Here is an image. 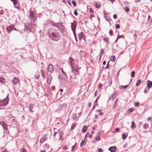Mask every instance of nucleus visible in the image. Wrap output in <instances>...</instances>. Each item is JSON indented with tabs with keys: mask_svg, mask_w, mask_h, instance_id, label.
<instances>
[{
	"mask_svg": "<svg viewBox=\"0 0 152 152\" xmlns=\"http://www.w3.org/2000/svg\"><path fill=\"white\" fill-rule=\"evenodd\" d=\"M72 4H73V5L74 7H76V6L77 4H76V3L75 1V0H73L72 1Z\"/></svg>",
	"mask_w": 152,
	"mask_h": 152,
	"instance_id": "39",
	"label": "nucleus"
},
{
	"mask_svg": "<svg viewBox=\"0 0 152 152\" xmlns=\"http://www.w3.org/2000/svg\"><path fill=\"white\" fill-rule=\"evenodd\" d=\"M141 82V80L140 79L137 82L136 84V86H138L140 85Z\"/></svg>",
	"mask_w": 152,
	"mask_h": 152,
	"instance_id": "35",
	"label": "nucleus"
},
{
	"mask_svg": "<svg viewBox=\"0 0 152 152\" xmlns=\"http://www.w3.org/2000/svg\"><path fill=\"white\" fill-rule=\"evenodd\" d=\"M47 138V136L46 135H45L42 137L40 139V142L41 143H43L44 141Z\"/></svg>",
	"mask_w": 152,
	"mask_h": 152,
	"instance_id": "13",
	"label": "nucleus"
},
{
	"mask_svg": "<svg viewBox=\"0 0 152 152\" xmlns=\"http://www.w3.org/2000/svg\"><path fill=\"white\" fill-rule=\"evenodd\" d=\"M77 117V115L75 113H74V114H73V115H72V118L73 120H75V119H76Z\"/></svg>",
	"mask_w": 152,
	"mask_h": 152,
	"instance_id": "32",
	"label": "nucleus"
},
{
	"mask_svg": "<svg viewBox=\"0 0 152 152\" xmlns=\"http://www.w3.org/2000/svg\"><path fill=\"white\" fill-rule=\"evenodd\" d=\"M115 130L117 132H118L119 131V129L118 128H117L115 129Z\"/></svg>",
	"mask_w": 152,
	"mask_h": 152,
	"instance_id": "63",
	"label": "nucleus"
},
{
	"mask_svg": "<svg viewBox=\"0 0 152 152\" xmlns=\"http://www.w3.org/2000/svg\"><path fill=\"white\" fill-rule=\"evenodd\" d=\"M58 23H53V26L57 27L61 31H64V27L63 26L59 25H58Z\"/></svg>",
	"mask_w": 152,
	"mask_h": 152,
	"instance_id": "5",
	"label": "nucleus"
},
{
	"mask_svg": "<svg viewBox=\"0 0 152 152\" xmlns=\"http://www.w3.org/2000/svg\"><path fill=\"white\" fill-rule=\"evenodd\" d=\"M103 150L102 148H99L98 149V152H102Z\"/></svg>",
	"mask_w": 152,
	"mask_h": 152,
	"instance_id": "60",
	"label": "nucleus"
},
{
	"mask_svg": "<svg viewBox=\"0 0 152 152\" xmlns=\"http://www.w3.org/2000/svg\"><path fill=\"white\" fill-rule=\"evenodd\" d=\"M117 37H119V39L121 38H122L123 39H124V36L123 35H119L118 33V36Z\"/></svg>",
	"mask_w": 152,
	"mask_h": 152,
	"instance_id": "49",
	"label": "nucleus"
},
{
	"mask_svg": "<svg viewBox=\"0 0 152 152\" xmlns=\"http://www.w3.org/2000/svg\"><path fill=\"white\" fill-rule=\"evenodd\" d=\"M89 134H90V133L89 132L87 133L86 134V135L85 137V139L87 138V136H88L89 135Z\"/></svg>",
	"mask_w": 152,
	"mask_h": 152,
	"instance_id": "56",
	"label": "nucleus"
},
{
	"mask_svg": "<svg viewBox=\"0 0 152 152\" xmlns=\"http://www.w3.org/2000/svg\"><path fill=\"white\" fill-rule=\"evenodd\" d=\"M13 4L15 8L18 9H19V5L18 3V1L13 3Z\"/></svg>",
	"mask_w": 152,
	"mask_h": 152,
	"instance_id": "22",
	"label": "nucleus"
},
{
	"mask_svg": "<svg viewBox=\"0 0 152 152\" xmlns=\"http://www.w3.org/2000/svg\"><path fill=\"white\" fill-rule=\"evenodd\" d=\"M78 36L80 40L83 39L85 40V36L83 32H80L78 34Z\"/></svg>",
	"mask_w": 152,
	"mask_h": 152,
	"instance_id": "10",
	"label": "nucleus"
},
{
	"mask_svg": "<svg viewBox=\"0 0 152 152\" xmlns=\"http://www.w3.org/2000/svg\"><path fill=\"white\" fill-rule=\"evenodd\" d=\"M76 124L75 123H73L71 126V130H73L75 127L76 126Z\"/></svg>",
	"mask_w": 152,
	"mask_h": 152,
	"instance_id": "30",
	"label": "nucleus"
},
{
	"mask_svg": "<svg viewBox=\"0 0 152 152\" xmlns=\"http://www.w3.org/2000/svg\"><path fill=\"white\" fill-rule=\"evenodd\" d=\"M76 26V23H71V27L73 32H75Z\"/></svg>",
	"mask_w": 152,
	"mask_h": 152,
	"instance_id": "8",
	"label": "nucleus"
},
{
	"mask_svg": "<svg viewBox=\"0 0 152 152\" xmlns=\"http://www.w3.org/2000/svg\"><path fill=\"white\" fill-rule=\"evenodd\" d=\"M63 149L64 150H66L67 149V147L66 146H64L63 147Z\"/></svg>",
	"mask_w": 152,
	"mask_h": 152,
	"instance_id": "64",
	"label": "nucleus"
},
{
	"mask_svg": "<svg viewBox=\"0 0 152 152\" xmlns=\"http://www.w3.org/2000/svg\"><path fill=\"white\" fill-rule=\"evenodd\" d=\"M80 54L81 57L85 56V53L83 50H81L80 51Z\"/></svg>",
	"mask_w": 152,
	"mask_h": 152,
	"instance_id": "19",
	"label": "nucleus"
},
{
	"mask_svg": "<svg viewBox=\"0 0 152 152\" xmlns=\"http://www.w3.org/2000/svg\"><path fill=\"white\" fill-rule=\"evenodd\" d=\"M109 62H110V61H109L107 64L106 66L105 67V69H108L109 68V67H110V65L109 64Z\"/></svg>",
	"mask_w": 152,
	"mask_h": 152,
	"instance_id": "41",
	"label": "nucleus"
},
{
	"mask_svg": "<svg viewBox=\"0 0 152 152\" xmlns=\"http://www.w3.org/2000/svg\"><path fill=\"white\" fill-rule=\"evenodd\" d=\"M86 18H83L82 20L80 21V23L82 24H83L85 23L86 24L87 23V20H86Z\"/></svg>",
	"mask_w": 152,
	"mask_h": 152,
	"instance_id": "21",
	"label": "nucleus"
},
{
	"mask_svg": "<svg viewBox=\"0 0 152 152\" xmlns=\"http://www.w3.org/2000/svg\"><path fill=\"white\" fill-rule=\"evenodd\" d=\"M94 105L96 106H97L98 105L97 99H96L95 100Z\"/></svg>",
	"mask_w": 152,
	"mask_h": 152,
	"instance_id": "47",
	"label": "nucleus"
},
{
	"mask_svg": "<svg viewBox=\"0 0 152 152\" xmlns=\"http://www.w3.org/2000/svg\"><path fill=\"white\" fill-rule=\"evenodd\" d=\"M109 34L110 36H112L113 34V31L112 30H111L109 32Z\"/></svg>",
	"mask_w": 152,
	"mask_h": 152,
	"instance_id": "51",
	"label": "nucleus"
},
{
	"mask_svg": "<svg viewBox=\"0 0 152 152\" xmlns=\"http://www.w3.org/2000/svg\"><path fill=\"white\" fill-rule=\"evenodd\" d=\"M48 69L50 72H53L54 70L53 66L52 64H49L48 66Z\"/></svg>",
	"mask_w": 152,
	"mask_h": 152,
	"instance_id": "7",
	"label": "nucleus"
},
{
	"mask_svg": "<svg viewBox=\"0 0 152 152\" xmlns=\"http://www.w3.org/2000/svg\"><path fill=\"white\" fill-rule=\"evenodd\" d=\"M129 86V85H126L125 86H120L119 88L120 89H124L126 88L127 87Z\"/></svg>",
	"mask_w": 152,
	"mask_h": 152,
	"instance_id": "27",
	"label": "nucleus"
},
{
	"mask_svg": "<svg viewBox=\"0 0 152 152\" xmlns=\"http://www.w3.org/2000/svg\"><path fill=\"white\" fill-rule=\"evenodd\" d=\"M14 28V25L12 26H7L6 28V29L7 32L8 34L10 33V31L13 30V28Z\"/></svg>",
	"mask_w": 152,
	"mask_h": 152,
	"instance_id": "9",
	"label": "nucleus"
},
{
	"mask_svg": "<svg viewBox=\"0 0 152 152\" xmlns=\"http://www.w3.org/2000/svg\"><path fill=\"white\" fill-rule=\"evenodd\" d=\"M8 103V101L6 100V99H4L3 100L0 99V107L6 106Z\"/></svg>",
	"mask_w": 152,
	"mask_h": 152,
	"instance_id": "4",
	"label": "nucleus"
},
{
	"mask_svg": "<svg viewBox=\"0 0 152 152\" xmlns=\"http://www.w3.org/2000/svg\"><path fill=\"white\" fill-rule=\"evenodd\" d=\"M120 27V25L119 24H117L115 26V28L116 29H118Z\"/></svg>",
	"mask_w": 152,
	"mask_h": 152,
	"instance_id": "48",
	"label": "nucleus"
},
{
	"mask_svg": "<svg viewBox=\"0 0 152 152\" xmlns=\"http://www.w3.org/2000/svg\"><path fill=\"white\" fill-rule=\"evenodd\" d=\"M85 141L83 139H82L81 143L80 144V146L82 147L84 145L85 143Z\"/></svg>",
	"mask_w": 152,
	"mask_h": 152,
	"instance_id": "31",
	"label": "nucleus"
},
{
	"mask_svg": "<svg viewBox=\"0 0 152 152\" xmlns=\"http://www.w3.org/2000/svg\"><path fill=\"white\" fill-rule=\"evenodd\" d=\"M45 150H47L50 148V145L48 144H45L43 146Z\"/></svg>",
	"mask_w": 152,
	"mask_h": 152,
	"instance_id": "17",
	"label": "nucleus"
},
{
	"mask_svg": "<svg viewBox=\"0 0 152 152\" xmlns=\"http://www.w3.org/2000/svg\"><path fill=\"white\" fill-rule=\"evenodd\" d=\"M90 12L91 13H94L93 10L91 8L90 9Z\"/></svg>",
	"mask_w": 152,
	"mask_h": 152,
	"instance_id": "59",
	"label": "nucleus"
},
{
	"mask_svg": "<svg viewBox=\"0 0 152 152\" xmlns=\"http://www.w3.org/2000/svg\"><path fill=\"white\" fill-rule=\"evenodd\" d=\"M135 72L134 71H132L131 74V77L132 78H134V77Z\"/></svg>",
	"mask_w": 152,
	"mask_h": 152,
	"instance_id": "34",
	"label": "nucleus"
},
{
	"mask_svg": "<svg viewBox=\"0 0 152 152\" xmlns=\"http://www.w3.org/2000/svg\"><path fill=\"white\" fill-rule=\"evenodd\" d=\"M101 134L100 132H98L96 133V140H99L100 139V135Z\"/></svg>",
	"mask_w": 152,
	"mask_h": 152,
	"instance_id": "15",
	"label": "nucleus"
},
{
	"mask_svg": "<svg viewBox=\"0 0 152 152\" xmlns=\"http://www.w3.org/2000/svg\"><path fill=\"white\" fill-rule=\"evenodd\" d=\"M133 110V109L132 108H130L129 109L128 111L130 112L131 113H132Z\"/></svg>",
	"mask_w": 152,
	"mask_h": 152,
	"instance_id": "55",
	"label": "nucleus"
},
{
	"mask_svg": "<svg viewBox=\"0 0 152 152\" xmlns=\"http://www.w3.org/2000/svg\"><path fill=\"white\" fill-rule=\"evenodd\" d=\"M0 81L2 83H4L5 82L4 79L2 77H0Z\"/></svg>",
	"mask_w": 152,
	"mask_h": 152,
	"instance_id": "36",
	"label": "nucleus"
},
{
	"mask_svg": "<svg viewBox=\"0 0 152 152\" xmlns=\"http://www.w3.org/2000/svg\"><path fill=\"white\" fill-rule=\"evenodd\" d=\"M58 78H59V79L60 80H64V79L63 77L61 75H59Z\"/></svg>",
	"mask_w": 152,
	"mask_h": 152,
	"instance_id": "52",
	"label": "nucleus"
},
{
	"mask_svg": "<svg viewBox=\"0 0 152 152\" xmlns=\"http://www.w3.org/2000/svg\"><path fill=\"white\" fill-rule=\"evenodd\" d=\"M61 71L62 72V73L64 75V77L65 78H66L67 77V75L65 73V72H64V71L63 70V69L61 68Z\"/></svg>",
	"mask_w": 152,
	"mask_h": 152,
	"instance_id": "29",
	"label": "nucleus"
},
{
	"mask_svg": "<svg viewBox=\"0 0 152 152\" xmlns=\"http://www.w3.org/2000/svg\"><path fill=\"white\" fill-rule=\"evenodd\" d=\"M147 87L148 89H150L152 87V81L149 80L147 81Z\"/></svg>",
	"mask_w": 152,
	"mask_h": 152,
	"instance_id": "11",
	"label": "nucleus"
},
{
	"mask_svg": "<svg viewBox=\"0 0 152 152\" xmlns=\"http://www.w3.org/2000/svg\"><path fill=\"white\" fill-rule=\"evenodd\" d=\"M69 60H70V64L72 68V62L73 61L74 59L73 58H72L71 57H70L69 58ZM72 70H73V69L72 68Z\"/></svg>",
	"mask_w": 152,
	"mask_h": 152,
	"instance_id": "38",
	"label": "nucleus"
},
{
	"mask_svg": "<svg viewBox=\"0 0 152 152\" xmlns=\"http://www.w3.org/2000/svg\"><path fill=\"white\" fill-rule=\"evenodd\" d=\"M128 135V134L126 133H124L122 134V139L123 140H124L125 139L126 137H127V136Z\"/></svg>",
	"mask_w": 152,
	"mask_h": 152,
	"instance_id": "25",
	"label": "nucleus"
},
{
	"mask_svg": "<svg viewBox=\"0 0 152 152\" xmlns=\"http://www.w3.org/2000/svg\"><path fill=\"white\" fill-rule=\"evenodd\" d=\"M116 148L115 146H113L110 147L108 148V150L110 151L111 152H115L116 150Z\"/></svg>",
	"mask_w": 152,
	"mask_h": 152,
	"instance_id": "12",
	"label": "nucleus"
},
{
	"mask_svg": "<svg viewBox=\"0 0 152 152\" xmlns=\"http://www.w3.org/2000/svg\"><path fill=\"white\" fill-rule=\"evenodd\" d=\"M129 11V8L127 7H126L125 8V11L126 12H128Z\"/></svg>",
	"mask_w": 152,
	"mask_h": 152,
	"instance_id": "45",
	"label": "nucleus"
},
{
	"mask_svg": "<svg viewBox=\"0 0 152 152\" xmlns=\"http://www.w3.org/2000/svg\"><path fill=\"white\" fill-rule=\"evenodd\" d=\"M33 21H31L30 24H28V25H25V28L24 29L25 31H26V30H28L30 32L33 31L35 28V23L33 24Z\"/></svg>",
	"mask_w": 152,
	"mask_h": 152,
	"instance_id": "3",
	"label": "nucleus"
},
{
	"mask_svg": "<svg viewBox=\"0 0 152 152\" xmlns=\"http://www.w3.org/2000/svg\"><path fill=\"white\" fill-rule=\"evenodd\" d=\"M21 152H27V151L25 149L23 148L21 149Z\"/></svg>",
	"mask_w": 152,
	"mask_h": 152,
	"instance_id": "53",
	"label": "nucleus"
},
{
	"mask_svg": "<svg viewBox=\"0 0 152 152\" xmlns=\"http://www.w3.org/2000/svg\"><path fill=\"white\" fill-rule=\"evenodd\" d=\"M9 94H8L7 96L4 99H6V100L8 101H9V98H8Z\"/></svg>",
	"mask_w": 152,
	"mask_h": 152,
	"instance_id": "62",
	"label": "nucleus"
},
{
	"mask_svg": "<svg viewBox=\"0 0 152 152\" xmlns=\"http://www.w3.org/2000/svg\"><path fill=\"white\" fill-rule=\"evenodd\" d=\"M62 133L61 132H60V133L59 134L60 137V139H61L62 138Z\"/></svg>",
	"mask_w": 152,
	"mask_h": 152,
	"instance_id": "61",
	"label": "nucleus"
},
{
	"mask_svg": "<svg viewBox=\"0 0 152 152\" xmlns=\"http://www.w3.org/2000/svg\"><path fill=\"white\" fill-rule=\"evenodd\" d=\"M34 105L33 104H30L29 106V108L30 111L33 112V109L34 108Z\"/></svg>",
	"mask_w": 152,
	"mask_h": 152,
	"instance_id": "18",
	"label": "nucleus"
},
{
	"mask_svg": "<svg viewBox=\"0 0 152 152\" xmlns=\"http://www.w3.org/2000/svg\"><path fill=\"white\" fill-rule=\"evenodd\" d=\"M73 33L75 38V40L76 41H77V39L76 34L75 33V32H73Z\"/></svg>",
	"mask_w": 152,
	"mask_h": 152,
	"instance_id": "44",
	"label": "nucleus"
},
{
	"mask_svg": "<svg viewBox=\"0 0 152 152\" xmlns=\"http://www.w3.org/2000/svg\"><path fill=\"white\" fill-rule=\"evenodd\" d=\"M110 60L112 62L114 61L115 60V56L113 55L110 57Z\"/></svg>",
	"mask_w": 152,
	"mask_h": 152,
	"instance_id": "24",
	"label": "nucleus"
},
{
	"mask_svg": "<svg viewBox=\"0 0 152 152\" xmlns=\"http://www.w3.org/2000/svg\"><path fill=\"white\" fill-rule=\"evenodd\" d=\"M87 128H88V127L87 126H84L82 128V132L83 133L85 132L87 129Z\"/></svg>",
	"mask_w": 152,
	"mask_h": 152,
	"instance_id": "26",
	"label": "nucleus"
},
{
	"mask_svg": "<svg viewBox=\"0 0 152 152\" xmlns=\"http://www.w3.org/2000/svg\"><path fill=\"white\" fill-rule=\"evenodd\" d=\"M148 127V124H145L143 126V127L144 129H147Z\"/></svg>",
	"mask_w": 152,
	"mask_h": 152,
	"instance_id": "33",
	"label": "nucleus"
},
{
	"mask_svg": "<svg viewBox=\"0 0 152 152\" xmlns=\"http://www.w3.org/2000/svg\"><path fill=\"white\" fill-rule=\"evenodd\" d=\"M139 103L138 102H136L135 103L134 106L135 107H138L139 106Z\"/></svg>",
	"mask_w": 152,
	"mask_h": 152,
	"instance_id": "54",
	"label": "nucleus"
},
{
	"mask_svg": "<svg viewBox=\"0 0 152 152\" xmlns=\"http://www.w3.org/2000/svg\"><path fill=\"white\" fill-rule=\"evenodd\" d=\"M63 46L65 47H67L68 45V44H67V43L66 41H64L63 43Z\"/></svg>",
	"mask_w": 152,
	"mask_h": 152,
	"instance_id": "37",
	"label": "nucleus"
},
{
	"mask_svg": "<svg viewBox=\"0 0 152 152\" xmlns=\"http://www.w3.org/2000/svg\"><path fill=\"white\" fill-rule=\"evenodd\" d=\"M53 23H55L54 22H53L51 20L49 19L47 20L45 24V25H48V24L51 23L52 24V25L53 26Z\"/></svg>",
	"mask_w": 152,
	"mask_h": 152,
	"instance_id": "14",
	"label": "nucleus"
},
{
	"mask_svg": "<svg viewBox=\"0 0 152 152\" xmlns=\"http://www.w3.org/2000/svg\"><path fill=\"white\" fill-rule=\"evenodd\" d=\"M59 132V130H58L57 131H55L54 132V134H53V136L54 137H55V136H56V134L57 133H58Z\"/></svg>",
	"mask_w": 152,
	"mask_h": 152,
	"instance_id": "42",
	"label": "nucleus"
},
{
	"mask_svg": "<svg viewBox=\"0 0 152 152\" xmlns=\"http://www.w3.org/2000/svg\"><path fill=\"white\" fill-rule=\"evenodd\" d=\"M19 80L18 78L15 77H14L13 80H12V82L15 85H16L18 83Z\"/></svg>",
	"mask_w": 152,
	"mask_h": 152,
	"instance_id": "16",
	"label": "nucleus"
},
{
	"mask_svg": "<svg viewBox=\"0 0 152 152\" xmlns=\"http://www.w3.org/2000/svg\"><path fill=\"white\" fill-rule=\"evenodd\" d=\"M66 1L67 3L69 4V5L72 6V4L70 2V0H66Z\"/></svg>",
	"mask_w": 152,
	"mask_h": 152,
	"instance_id": "50",
	"label": "nucleus"
},
{
	"mask_svg": "<svg viewBox=\"0 0 152 152\" xmlns=\"http://www.w3.org/2000/svg\"><path fill=\"white\" fill-rule=\"evenodd\" d=\"M104 41L107 43L109 39L108 38H105L104 39Z\"/></svg>",
	"mask_w": 152,
	"mask_h": 152,
	"instance_id": "43",
	"label": "nucleus"
},
{
	"mask_svg": "<svg viewBox=\"0 0 152 152\" xmlns=\"http://www.w3.org/2000/svg\"><path fill=\"white\" fill-rule=\"evenodd\" d=\"M113 18L114 19H116L117 18V15L116 14H114L113 15Z\"/></svg>",
	"mask_w": 152,
	"mask_h": 152,
	"instance_id": "58",
	"label": "nucleus"
},
{
	"mask_svg": "<svg viewBox=\"0 0 152 152\" xmlns=\"http://www.w3.org/2000/svg\"><path fill=\"white\" fill-rule=\"evenodd\" d=\"M104 49H101V50L100 52V55H101V56H102V55H103V54L104 53Z\"/></svg>",
	"mask_w": 152,
	"mask_h": 152,
	"instance_id": "40",
	"label": "nucleus"
},
{
	"mask_svg": "<svg viewBox=\"0 0 152 152\" xmlns=\"http://www.w3.org/2000/svg\"><path fill=\"white\" fill-rule=\"evenodd\" d=\"M41 73L43 79L44 80L45 79V71L44 70L42 69L41 71Z\"/></svg>",
	"mask_w": 152,
	"mask_h": 152,
	"instance_id": "20",
	"label": "nucleus"
},
{
	"mask_svg": "<svg viewBox=\"0 0 152 152\" xmlns=\"http://www.w3.org/2000/svg\"><path fill=\"white\" fill-rule=\"evenodd\" d=\"M0 124L6 130H7L8 129L7 125L6 122L4 121H0Z\"/></svg>",
	"mask_w": 152,
	"mask_h": 152,
	"instance_id": "6",
	"label": "nucleus"
},
{
	"mask_svg": "<svg viewBox=\"0 0 152 152\" xmlns=\"http://www.w3.org/2000/svg\"><path fill=\"white\" fill-rule=\"evenodd\" d=\"M77 9H75L74 11V14H75V15H78V13L77 12Z\"/></svg>",
	"mask_w": 152,
	"mask_h": 152,
	"instance_id": "46",
	"label": "nucleus"
},
{
	"mask_svg": "<svg viewBox=\"0 0 152 152\" xmlns=\"http://www.w3.org/2000/svg\"><path fill=\"white\" fill-rule=\"evenodd\" d=\"M131 127L133 129H134L136 127V126L134 121H132V126Z\"/></svg>",
	"mask_w": 152,
	"mask_h": 152,
	"instance_id": "28",
	"label": "nucleus"
},
{
	"mask_svg": "<svg viewBox=\"0 0 152 152\" xmlns=\"http://www.w3.org/2000/svg\"><path fill=\"white\" fill-rule=\"evenodd\" d=\"M94 4L95 7L97 8H99L100 7V4L99 2H95Z\"/></svg>",
	"mask_w": 152,
	"mask_h": 152,
	"instance_id": "23",
	"label": "nucleus"
},
{
	"mask_svg": "<svg viewBox=\"0 0 152 152\" xmlns=\"http://www.w3.org/2000/svg\"><path fill=\"white\" fill-rule=\"evenodd\" d=\"M48 35L50 38L53 41H58L59 39V36L57 32H53L49 33Z\"/></svg>",
	"mask_w": 152,
	"mask_h": 152,
	"instance_id": "2",
	"label": "nucleus"
},
{
	"mask_svg": "<svg viewBox=\"0 0 152 152\" xmlns=\"http://www.w3.org/2000/svg\"><path fill=\"white\" fill-rule=\"evenodd\" d=\"M37 14L36 11L35 9L32 10L30 8V10H29L30 15L28 16V18H30L33 22H34L36 20Z\"/></svg>",
	"mask_w": 152,
	"mask_h": 152,
	"instance_id": "1",
	"label": "nucleus"
},
{
	"mask_svg": "<svg viewBox=\"0 0 152 152\" xmlns=\"http://www.w3.org/2000/svg\"><path fill=\"white\" fill-rule=\"evenodd\" d=\"M75 145H73L72 146V149H71V152H72L73 151H74V147H75Z\"/></svg>",
	"mask_w": 152,
	"mask_h": 152,
	"instance_id": "57",
	"label": "nucleus"
}]
</instances>
